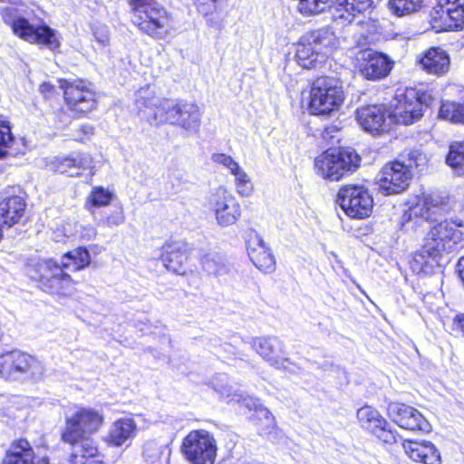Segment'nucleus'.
<instances>
[{
    "instance_id": "nucleus-2",
    "label": "nucleus",
    "mask_w": 464,
    "mask_h": 464,
    "mask_svg": "<svg viewBox=\"0 0 464 464\" xmlns=\"http://www.w3.org/2000/svg\"><path fill=\"white\" fill-rule=\"evenodd\" d=\"M132 12V23L145 34L165 39L172 29L170 15L155 0H129Z\"/></svg>"
},
{
    "instance_id": "nucleus-1",
    "label": "nucleus",
    "mask_w": 464,
    "mask_h": 464,
    "mask_svg": "<svg viewBox=\"0 0 464 464\" xmlns=\"http://www.w3.org/2000/svg\"><path fill=\"white\" fill-rule=\"evenodd\" d=\"M146 107H155L150 124L169 123L188 132L195 133L200 126L201 113L197 104L170 99H147Z\"/></svg>"
},
{
    "instance_id": "nucleus-7",
    "label": "nucleus",
    "mask_w": 464,
    "mask_h": 464,
    "mask_svg": "<svg viewBox=\"0 0 464 464\" xmlns=\"http://www.w3.org/2000/svg\"><path fill=\"white\" fill-rule=\"evenodd\" d=\"M103 414L92 408H78L66 417L62 439L66 443H75L81 439L90 438L102 426Z\"/></svg>"
},
{
    "instance_id": "nucleus-28",
    "label": "nucleus",
    "mask_w": 464,
    "mask_h": 464,
    "mask_svg": "<svg viewBox=\"0 0 464 464\" xmlns=\"http://www.w3.org/2000/svg\"><path fill=\"white\" fill-rule=\"evenodd\" d=\"M372 3V0H334L333 16L343 24H351L358 14L369 10Z\"/></svg>"
},
{
    "instance_id": "nucleus-20",
    "label": "nucleus",
    "mask_w": 464,
    "mask_h": 464,
    "mask_svg": "<svg viewBox=\"0 0 464 464\" xmlns=\"http://www.w3.org/2000/svg\"><path fill=\"white\" fill-rule=\"evenodd\" d=\"M250 344L253 350L271 366L276 369H285L289 362L282 340L274 335L254 337Z\"/></svg>"
},
{
    "instance_id": "nucleus-55",
    "label": "nucleus",
    "mask_w": 464,
    "mask_h": 464,
    "mask_svg": "<svg viewBox=\"0 0 464 464\" xmlns=\"http://www.w3.org/2000/svg\"><path fill=\"white\" fill-rule=\"evenodd\" d=\"M457 267H458L459 276L464 285V256H462L459 259Z\"/></svg>"
},
{
    "instance_id": "nucleus-36",
    "label": "nucleus",
    "mask_w": 464,
    "mask_h": 464,
    "mask_svg": "<svg viewBox=\"0 0 464 464\" xmlns=\"http://www.w3.org/2000/svg\"><path fill=\"white\" fill-rule=\"evenodd\" d=\"M63 267L71 272L82 270L90 266L91 256L86 247H77L62 256Z\"/></svg>"
},
{
    "instance_id": "nucleus-24",
    "label": "nucleus",
    "mask_w": 464,
    "mask_h": 464,
    "mask_svg": "<svg viewBox=\"0 0 464 464\" xmlns=\"http://www.w3.org/2000/svg\"><path fill=\"white\" fill-rule=\"evenodd\" d=\"M2 464H49V461L45 457L35 458L30 443L18 440L10 445Z\"/></svg>"
},
{
    "instance_id": "nucleus-45",
    "label": "nucleus",
    "mask_w": 464,
    "mask_h": 464,
    "mask_svg": "<svg viewBox=\"0 0 464 464\" xmlns=\"http://www.w3.org/2000/svg\"><path fill=\"white\" fill-rule=\"evenodd\" d=\"M114 194L103 187H94L87 199V203L92 207L101 208L108 206L112 200Z\"/></svg>"
},
{
    "instance_id": "nucleus-21",
    "label": "nucleus",
    "mask_w": 464,
    "mask_h": 464,
    "mask_svg": "<svg viewBox=\"0 0 464 464\" xmlns=\"http://www.w3.org/2000/svg\"><path fill=\"white\" fill-rule=\"evenodd\" d=\"M358 69L367 80H379L388 75L392 62L388 56L371 49L361 50L357 53Z\"/></svg>"
},
{
    "instance_id": "nucleus-54",
    "label": "nucleus",
    "mask_w": 464,
    "mask_h": 464,
    "mask_svg": "<svg viewBox=\"0 0 464 464\" xmlns=\"http://www.w3.org/2000/svg\"><path fill=\"white\" fill-rule=\"evenodd\" d=\"M454 329L460 330L464 334V314L457 315L453 320Z\"/></svg>"
},
{
    "instance_id": "nucleus-44",
    "label": "nucleus",
    "mask_w": 464,
    "mask_h": 464,
    "mask_svg": "<svg viewBox=\"0 0 464 464\" xmlns=\"http://www.w3.org/2000/svg\"><path fill=\"white\" fill-rule=\"evenodd\" d=\"M237 193L240 197H249L254 191V185L248 174L241 167L232 174Z\"/></svg>"
},
{
    "instance_id": "nucleus-3",
    "label": "nucleus",
    "mask_w": 464,
    "mask_h": 464,
    "mask_svg": "<svg viewBox=\"0 0 464 464\" xmlns=\"http://www.w3.org/2000/svg\"><path fill=\"white\" fill-rule=\"evenodd\" d=\"M3 21L12 28L13 33L19 38L30 43L42 44L51 50L60 47L57 32L48 25L32 24L27 19L18 14L17 10L5 7L1 10Z\"/></svg>"
},
{
    "instance_id": "nucleus-53",
    "label": "nucleus",
    "mask_w": 464,
    "mask_h": 464,
    "mask_svg": "<svg viewBox=\"0 0 464 464\" xmlns=\"http://www.w3.org/2000/svg\"><path fill=\"white\" fill-rule=\"evenodd\" d=\"M223 349L225 352L233 354L237 358L243 359L244 357L243 352L239 348L232 345L231 343H225Z\"/></svg>"
},
{
    "instance_id": "nucleus-6",
    "label": "nucleus",
    "mask_w": 464,
    "mask_h": 464,
    "mask_svg": "<svg viewBox=\"0 0 464 464\" xmlns=\"http://www.w3.org/2000/svg\"><path fill=\"white\" fill-rule=\"evenodd\" d=\"M359 155L351 149H330L314 160L316 173L325 179L339 180L359 167Z\"/></svg>"
},
{
    "instance_id": "nucleus-39",
    "label": "nucleus",
    "mask_w": 464,
    "mask_h": 464,
    "mask_svg": "<svg viewBox=\"0 0 464 464\" xmlns=\"http://www.w3.org/2000/svg\"><path fill=\"white\" fill-rule=\"evenodd\" d=\"M215 389L221 396H226L227 398L231 397L230 401H236L249 410L258 411L267 420H272L271 412L266 408L262 407L257 399L237 393L231 395L229 389L227 387H220L218 389L215 387Z\"/></svg>"
},
{
    "instance_id": "nucleus-43",
    "label": "nucleus",
    "mask_w": 464,
    "mask_h": 464,
    "mask_svg": "<svg viewBox=\"0 0 464 464\" xmlns=\"http://www.w3.org/2000/svg\"><path fill=\"white\" fill-rule=\"evenodd\" d=\"M298 10L305 15L317 14L328 7H334V0H298Z\"/></svg>"
},
{
    "instance_id": "nucleus-11",
    "label": "nucleus",
    "mask_w": 464,
    "mask_h": 464,
    "mask_svg": "<svg viewBox=\"0 0 464 464\" xmlns=\"http://www.w3.org/2000/svg\"><path fill=\"white\" fill-rule=\"evenodd\" d=\"M65 102L74 117H80L96 108V94L90 82L83 80H61Z\"/></svg>"
},
{
    "instance_id": "nucleus-15",
    "label": "nucleus",
    "mask_w": 464,
    "mask_h": 464,
    "mask_svg": "<svg viewBox=\"0 0 464 464\" xmlns=\"http://www.w3.org/2000/svg\"><path fill=\"white\" fill-rule=\"evenodd\" d=\"M358 422L362 430L386 444L397 442L398 433L373 407L365 405L357 411Z\"/></svg>"
},
{
    "instance_id": "nucleus-46",
    "label": "nucleus",
    "mask_w": 464,
    "mask_h": 464,
    "mask_svg": "<svg viewBox=\"0 0 464 464\" xmlns=\"http://www.w3.org/2000/svg\"><path fill=\"white\" fill-rule=\"evenodd\" d=\"M460 110L461 103L443 101L439 111V116L451 122H460L462 117L460 116Z\"/></svg>"
},
{
    "instance_id": "nucleus-17",
    "label": "nucleus",
    "mask_w": 464,
    "mask_h": 464,
    "mask_svg": "<svg viewBox=\"0 0 464 464\" xmlns=\"http://www.w3.org/2000/svg\"><path fill=\"white\" fill-rule=\"evenodd\" d=\"M452 248L437 236H431V230L427 233L420 250L412 256L411 269L417 273H428L432 268L436 258L443 252L451 251Z\"/></svg>"
},
{
    "instance_id": "nucleus-34",
    "label": "nucleus",
    "mask_w": 464,
    "mask_h": 464,
    "mask_svg": "<svg viewBox=\"0 0 464 464\" xmlns=\"http://www.w3.org/2000/svg\"><path fill=\"white\" fill-rule=\"evenodd\" d=\"M464 227V222L460 219L455 221L444 220L434 225L431 230V236H437L448 245V247L454 248L462 241V232L459 227Z\"/></svg>"
},
{
    "instance_id": "nucleus-12",
    "label": "nucleus",
    "mask_w": 464,
    "mask_h": 464,
    "mask_svg": "<svg viewBox=\"0 0 464 464\" xmlns=\"http://www.w3.org/2000/svg\"><path fill=\"white\" fill-rule=\"evenodd\" d=\"M337 201L345 214L353 218H365L373 208V199L363 186L346 185L340 188Z\"/></svg>"
},
{
    "instance_id": "nucleus-41",
    "label": "nucleus",
    "mask_w": 464,
    "mask_h": 464,
    "mask_svg": "<svg viewBox=\"0 0 464 464\" xmlns=\"http://www.w3.org/2000/svg\"><path fill=\"white\" fill-rule=\"evenodd\" d=\"M424 0H389L390 11L396 16H404L419 12Z\"/></svg>"
},
{
    "instance_id": "nucleus-40",
    "label": "nucleus",
    "mask_w": 464,
    "mask_h": 464,
    "mask_svg": "<svg viewBox=\"0 0 464 464\" xmlns=\"http://www.w3.org/2000/svg\"><path fill=\"white\" fill-rule=\"evenodd\" d=\"M170 455V450L165 445H159L154 441H149L144 445L143 456L150 464L167 463Z\"/></svg>"
},
{
    "instance_id": "nucleus-29",
    "label": "nucleus",
    "mask_w": 464,
    "mask_h": 464,
    "mask_svg": "<svg viewBox=\"0 0 464 464\" xmlns=\"http://www.w3.org/2000/svg\"><path fill=\"white\" fill-rule=\"evenodd\" d=\"M188 250L185 242H172L162 247L161 261L168 270L183 274V265L188 260Z\"/></svg>"
},
{
    "instance_id": "nucleus-18",
    "label": "nucleus",
    "mask_w": 464,
    "mask_h": 464,
    "mask_svg": "<svg viewBox=\"0 0 464 464\" xmlns=\"http://www.w3.org/2000/svg\"><path fill=\"white\" fill-rule=\"evenodd\" d=\"M452 248L437 236H431V230L427 233L420 250L412 256L411 269L417 273H428L432 268L436 258L443 252L451 251Z\"/></svg>"
},
{
    "instance_id": "nucleus-47",
    "label": "nucleus",
    "mask_w": 464,
    "mask_h": 464,
    "mask_svg": "<svg viewBox=\"0 0 464 464\" xmlns=\"http://www.w3.org/2000/svg\"><path fill=\"white\" fill-rule=\"evenodd\" d=\"M426 155L419 150H410L407 153V162L405 165L409 167V170L416 169L418 171H422L427 164Z\"/></svg>"
},
{
    "instance_id": "nucleus-5",
    "label": "nucleus",
    "mask_w": 464,
    "mask_h": 464,
    "mask_svg": "<svg viewBox=\"0 0 464 464\" xmlns=\"http://www.w3.org/2000/svg\"><path fill=\"white\" fill-rule=\"evenodd\" d=\"M343 100L341 82L334 77L322 76L312 84L309 110L315 115H328L338 110Z\"/></svg>"
},
{
    "instance_id": "nucleus-48",
    "label": "nucleus",
    "mask_w": 464,
    "mask_h": 464,
    "mask_svg": "<svg viewBox=\"0 0 464 464\" xmlns=\"http://www.w3.org/2000/svg\"><path fill=\"white\" fill-rule=\"evenodd\" d=\"M211 160L216 164L222 165L231 175L241 168L230 155L226 153H214L211 156Z\"/></svg>"
},
{
    "instance_id": "nucleus-38",
    "label": "nucleus",
    "mask_w": 464,
    "mask_h": 464,
    "mask_svg": "<svg viewBox=\"0 0 464 464\" xmlns=\"http://www.w3.org/2000/svg\"><path fill=\"white\" fill-rule=\"evenodd\" d=\"M430 25L436 33L455 30L448 8L444 6V1L440 0L430 11Z\"/></svg>"
},
{
    "instance_id": "nucleus-56",
    "label": "nucleus",
    "mask_w": 464,
    "mask_h": 464,
    "mask_svg": "<svg viewBox=\"0 0 464 464\" xmlns=\"http://www.w3.org/2000/svg\"><path fill=\"white\" fill-rule=\"evenodd\" d=\"M52 90V86L49 84V83H43L41 86H40V91L41 92L43 93H45V92H48Z\"/></svg>"
},
{
    "instance_id": "nucleus-60",
    "label": "nucleus",
    "mask_w": 464,
    "mask_h": 464,
    "mask_svg": "<svg viewBox=\"0 0 464 464\" xmlns=\"http://www.w3.org/2000/svg\"><path fill=\"white\" fill-rule=\"evenodd\" d=\"M240 342H243V340H240ZM238 343H239V338H236V339L234 340V343H235V344H237Z\"/></svg>"
},
{
    "instance_id": "nucleus-51",
    "label": "nucleus",
    "mask_w": 464,
    "mask_h": 464,
    "mask_svg": "<svg viewBox=\"0 0 464 464\" xmlns=\"http://www.w3.org/2000/svg\"><path fill=\"white\" fill-rule=\"evenodd\" d=\"M124 222V215L121 209L114 211L111 216L107 217L104 223L108 227L119 226Z\"/></svg>"
},
{
    "instance_id": "nucleus-50",
    "label": "nucleus",
    "mask_w": 464,
    "mask_h": 464,
    "mask_svg": "<svg viewBox=\"0 0 464 464\" xmlns=\"http://www.w3.org/2000/svg\"><path fill=\"white\" fill-rule=\"evenodd\" d=\"M93 36L101 47H105L110 43L109 29L107 26H99L93 30Z\"/></svg>"
},
{
    "instance_id": "nucleus-19",
    "label": "nucleus",
    "mask_w": 464,
    "mask_h": 464,
    "mask_svg": "<svg viewBox=\"0 0 464 464\" xmlns=\"http://www.w3.org/2000/svg\"><path fill=\"white\" fill-rule=\"evenodd\" d=\"M387 414L394 423L405 430L429 432L431 429L430 422L417 409L404 403H389Z\"/></svg>"
},
{
    "instance_id": "nucleus-42",
    "label": "nucleus",
    "mask_w": 464,
    "mask_h": 464,
    "mask_svg": "<svg viewBox=\"0 0 464 464\" xmlns=\"http://www.w3.org/2000/svg\"><path fill=\"white\" fill-rule=\"evenodd\" d=\"M446 163L456 169L459 174H464V140L455 141L450 146Z\"/></svg>"
},
{
    "instance_id": "nucleus-10",
    "label": "nucleus",
    "mask_w": 464,
    "mask_h": 464,
    "mask_svg": "<svg viewBox=\"0 0 464 464\" xmlns=\"http://www.w3.org/2000/svg\"><path fill=\"white\" fill-rule=\"evenodd\" d=\"M181 451L192 464H214L217 456L216 440L206 430H192L184 438Z\"/></svg>"
},
{
    "instance_id": "nucleus-23",
    "label": "nucleus",
    "mask_w": 464,
    "mask_h": 464,
    "mask_svg": "<svg viewBox=\"0 0 464 464\" xmlns=\"http://www.w3.org/2000/svg\"><path fill=\"white\" fill-rule=\"evenodd\" d=\"M356 118L361 127L373 135L387 130L386 110L383 105H368L357 109Z\"/></svg>"
},
{
    "instance_id": "nucleus-8",
    "label": "nucleus",
    "mask_w": 464,
    "mask_h": 464,
    "mask_svg": "<svg viewBox=\"0 0 464 464\" xmlns=\"http://www.w3.org/2000/svg\"><path fill=\"white\" fill-rule=\"evenodd\" d=\"M207 207L213 213L216 224L228 227L237 223L242 216L239 201L224 186L212 189L207 198Z\"/></svg>"
},
{
    "instance_id": "nucleus-31",
    "label": "nucleus",
    "mask_w": 464,
    "mask_h": 464,
    "mask_svg": "<svg viewBox=\"0 0 464 464\" xmlns=\"http://www.w3.org/2000/svg\"><path fill=\"white\" fill-rule=\"evenodd\" d=\"M421 69L427 73L440 76L450 68V57L445 51L438 47L430 48L418 60Z\"/></svg>"
},
{
    "instance_id": "nucleus-26",
    "label": "nucleus",
    "mask_w": 464,
    "mask_h": 464,
    "mask_svg": "<svg viewBox=\"0 0 464 464\" xmlns=\"http://www.w3.org/2000/svg\"><path fill=\"white\" fill-rule=\"evenodd\" d=\"M54 169L70 177H79L82 171L92 167V159L88 153L75 152L53 162Z\"/></svg>"
},
{
    "instance_id": "nucleus-13",
    "label": "nucleus",
    "mask_w": 464,
    "mask_h": 464,
    "mask_svg": "<svg viewBox=\"0 0 464 464\" xmlns=\"http://www.w3.org/2000/svg\"><path fill=\"white\" fill-rule=\"evenodd\" d=\"M424 94L415 89H407L403 93L397 94L392 105L391 117L396 123L410 125L419 121L423 115Z\"/></svg>"
},
{
    "instance_id": "nucleus-16",
    "label": "nucleus",
    "mask_w": 464,
    "mask_h": 464,
    "mask_svg": "<svg viewBox=\"0 0 464 464\" xmlns=\"http://www.w3.org/2000/svg\"><path fill=\"white\" fill-rule=\"evenodd\" d=\"M411 177L412 173L405 162L395 160L382 167L378 184L385 195L399 194L407 188Z\"/></svg>"
},
{
    "instance_id": "nucleus-22",
    "label": "nucleus",
    "mask_w": 464,
    "mask_h": 464,
    "mask_svg": "<svg viewBox=\"0 0 464 464\" xmlns=\"http://www.w3.org/2000/svg\"><path fill=\"white\" fill-rule=\"evenodd\" d=\"M246 249L249 258L260 271L270 274L276 270V259L262 237L255 230L247 234Z\"/></svg>"
},
{
    "instance_id": "nucleus-9",
    "label": "nucleus",
    "mask_w": 464,
    "mask_h": 464,
    "mask_svg": "<svg viewBox=\"0 0 464 464\" xmlns=\"http://www.w3.org/2000/svg\"><path fill=\"white\" fill-rule=\"evenodd\" d=\"M43 366L30 354L13 351L0 356V375L6 380L20 381L42 375Z\"/></svg>"
},
{
    "instance_id": "nucleus-4",
    "label": "nucleus",
    "mask_w": 464,
    "mask_h": 464,
    "mask_svg": "<svg viewBox=\"0 0 464 464\" xmlns=\"http://www.w3.org/2000/svg\"><path fill=\"white\" fill-rule=\"evenodd\" d=\"M335 43L334 32L323 27L303 35L296 46L298 64L305 69L316 67L324 62Z\"/></svg>"
},
{
    "instance_id": "nucleus-30",
    "label": "nucleus",
    "mask_w": 464,
    "mask_h": 464,
    "mask_svg": "<svg viewBox=\"0 0 464 464\" xmlns=\"http://www.w3.org/2000/svg\"><path fill=\"white\" fill-rule=\"evenodd\" d=\"M70 444L72 446L70 459L72 464H102L103 458L92 439H81Z\"/></svg>"
},
{
    "instance_id": "nucleus-59",
    "label": "nucleus",
    "mask_w": 464,
    "mask_h": 464,
    "mask_svg": "<svg viewBox=\"0 0 464 464\" xmlns=\"http://www.w3.org/2000/svg\"><path fill=\"white\" fill-rule=\"evenodd\" d=\"M0 2H6V3H11V4H15L16 3V0H0Z\"/></svg>"
},
{
    "instance_id": "nucleus-35",
    "label": "nucleus",
    "mask_w": 464,
    "mask_h": 464,
    "mask_svg": "<svg viewBox=\"0 0 464 464\" xmlns=\"http://www.w3.org/2000/svg\"><path fill=\"white\" fill-rule=\"evenodd\" d=\"M19 143L12 134L10 122L0 115V159L20 153Z\"/></svg>"
},
{
    "instance_id": "nucleus-49",
    "label": "nucleus",
    "mask_w": 464,
    "mask_h": 464,
    "mask_svg": "<svg viewBox=\"0 0 464 464\" xmlns=\"http://www.w3.org/2000/svg\"><path fill=\"white\" fill-rule=\"evenodd\" d=\"M195 2L198 5V11L204 15H208L218 11V0H195Z\"/></svg>"
},
{
    "instance_id": "nucleus-58",
    "label": "nucleus",
    "mask_w": 464,
    "mask_h": 464,
    "mask_svg": "<svg viewBox=\"0 0 464 464\" xmlns=\"http://www.w3.org/2000/svg\"><path fill=\"white\" fill-rule=\"evenodd\" d=\"M460 116H462L460 122L464 123V103H461Z\"/></svg>"
},
{
    "instance_id": "nucleus-32",
    "label": "nucleus",
    "mask_w": 464,
    "mask_h": 464,
    "mask_svg": "<svg viewBox=\"0 0 464 464\" xmlns=\"http://www.w3.org/2000/svg\"><path fill=\"white\" fill-rule=\"evenodd\" d=\"M25 200L20 196H11L0 202V222L8 227L17 224L25 212Z\"/></svg>"
},
{
    "instance_id": "nucleus-33",
    "label": "nucleus",
    "mask_w": 464,
    "mask_h": 464,
    "mask_svg": "<svg viewBox=\"0 0 464 464\" xmlns=\"http://www.w3.org/2000/svg\"><path fill=\"white\" fill-rule=\"evenodd\" d=\"M137 425L131 418H121L114 421L109 430L107 442L121 447L131 440L136 435Z\"/></svg>"
},
{
    "instance_id": "nucleus-57",
    "label": "nucleus",
    "mask_w": 464,
    "mask_h": 464,
    "mask_svg": "<svg viewBox=\"0 0 464 464\" xmlns=\"http://www.w3.org/2000/svg\"><path fill=\"white\" fill-rule=\"evenodd\" d=\"M82 130L85 134H92L93 132V128L90 125H84L82 127Z\"/></svg>"
},
{
    "instance_id": "nucleus-14",
    "label": "nucleus",
    "mask_w": 464,
    "mask_h": 464,
    "mask_svg": "<svg viewBox=\"0 0 464 464\" xmlns=\"http://www.w3.org/2000/svg\"><path fill=\"white\" fill-rule=\"evenodd\" d=\"M63 264L53 259L43 260L36 265L35 279L44 291L51 294H61L72 283L69 274L64 272Z\"/></svg>"
},
{
    "instance_id": "nucleus-52",
    "label": "nucleus",
    "mask_w": 464,
    "mask_h": 464,
    "mask_svg": "<svg viewBox=\"0 0 464 464\" xmlns=\"http://www.w3.org/2000/svg\"><path fill=\"white\" fill-rule=\"evenodd\" d=\"M95 235H96V230L92 226L82 227V229L80 233L81 238H82L83 240H87V241L92 239L95 237Z\"/></svg>"
},
{
    "instance_id": "nucleus-27",
    "label": "nucleus",
    "mask_w": 464,
    "mask_h": 464,
    "mask_svg": "<svg viewBox=\"0 0 464 464\" xmlns=\"http://www.w3.org/2000/svg\"><path fill=\"white\" fill-rule=\"evenodd\" d=\"M446 209L441 198L430 194H422L418 201L410 208L411 214L420 217L426 220L437 221Z\"/></svg>"
},
{
    "instance_id": "nucleus-37",
    "label": "nucleus",
    "mask_w": 464,
    "mask_h": 464,
    "mask_svg": "<svg viewBox=\"0 0 464 464\" xmlns=\"http://www.w3.org/2000/svg\"><path fill=\"white\" fill-rule=\"evenodd\" d=\"M203 269L209 275L216 276L226 275L229 272V264L225 256L215 252L205 254L201 257Z\"/></svg>"
},
{
    "instance_id": "nucleus-25",
    "label": "nucleus",
    "mask_w": 464,
    "mask_h": 464,
    "mask_svg": "<svg viewBox=\"0 0 464 464\" xmlns=\"http://www.w3.org/2000/svg\"><path fill=\"white\" fill-rule=\"evenodd\" d=\"M405 453L413 461L423 464H441L440 453L430 441L409 440L403 444Z\"/></svg>"
}]
</instances>
